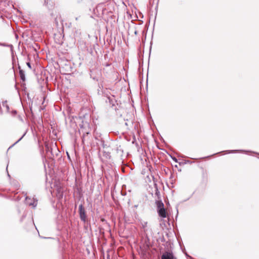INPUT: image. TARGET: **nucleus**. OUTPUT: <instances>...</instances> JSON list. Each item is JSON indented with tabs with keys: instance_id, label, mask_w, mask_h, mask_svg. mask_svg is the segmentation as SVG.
<instances>
[{
	"instance_id": "ddd939ff",
	"label": "nucleus",
	"mask_w": 259,
	"mask_h": 259,
	"mask_svg": "<svg viewBox=\"0 0 259 259\" xmlns=\"http://www.w3.org/2000/svg\"><path fill=\"white\" fill-rule=\"evenodd\" d=\"M58 194L60 195V196L62 197L63 194H62V192L61 191V189H58Z\"/></svg>"
},
{
	"instance_id": "0eeeda50",
	"label": "nucleus",
	"mask_w": 259,
	"mask_h": 259,
	"mask_svg": "<svg viewBox=\"0 0 259 259\" xmlns=\"http://www.w3.org/2000/svg\"><path fill=\"white\" fill-rule=\"evenodd\" d=\"M155 195L157 196L158 198L159 199L160 196V193L158 189L156 184H155Z\"/></svg>"
},
{
	"instance_id": "2eb2a0df",
	"label": "nucleus",
	"mask_w": 259,
	"mask_h": 259,
	"mask_svg": "<svg viewBox=\"0 0 259 259\" xmlns=\"http://www.w3.org/2000/svg\"><path fill=\"white\" fill-rule=\"evenodd\" d=\"M108 99L109 100V101L110 103L113 104V102H112V100L111 99V98L110 97H108Z\"/></svg>"
},
{
	"instance_id": "7ed1b4c3",
	"label": "nucleus",
	"mask_w": 259,
	"mask_h": 259,
	"mask_svg": "<svg viewBox=\"0 0 259 259\" xmlns=\"http://www.w3.org/2000/svg\"><path fill=\"white\" fill-rule=\"evenodd\" d=\"M26 203L29 206H32L33 208L36 207L37 205V199L33 197L31 199L28 196H26L25 198Z\"/></svg>"
},
{
	"instance_id": "39448f33",
	"label": "nucleus",
	"mask_w": 259,
	"mask_h": 259,
	"mask_svg": "<svg viewBox=\"0 0 259 259\" xmlns=\"http://www.w3.org/2000/svg\"><path fill=\"white\" fill-rule=\"evenodd\" d=\"M162 259H174V255L172 253L166 252L164 253L162 256Z\"/></svg>"
},
{
	"instance_id": "423d86ee",
	"label": "nucleus",
	"mask_w": 259,
	"mask_h": 259,
	"mask_svg": "<svg viewBox=\"0 0 259 259\" xmlns=\"http://www.w3.org/2000/svg\"><path fill=\"white\" fill-rule=\"evenodd\" d=\"M19 75H20V78L22 80L24 81L25 80V75L24 71L22 69H21L20 66L19 67Z\"/></svg>"
},
{
	"instance_id": "f257e3e1",
	"label": "nucleus",
	"mask_w": 259,
	"mask_h": 259,
	"mask_svg": "<svg viewBox=\"0 0 259 259\" xmlns=\"http://www.w3.org/2000/svg\"><path fill=\"white\" fill-rule=\"evenodd\" d=\"M155 204L157 206V211L158 215L161 218H165L167 216L166 209L164 208V204L161 200H156Z\"/></svg>"
},
{
	"instance_id": "1a4fd4ad",
	"label": "nucleus",
	"mask_w": 259,
	"mask_h": 259,
	"mask_svg": "<svg viewBox=\"0 0 259 259\" xmlns=\"http://www.w3.org/2000/svg\"><path fill=\"white\" fill-rule=\"evenodd\" d=\"M0 46L10 47L11 49L13 48V46L12 45H9V44H7L6 43H2V42H0Z\"/></svg>"
},
{
	"instance_id": "f03ea898",
	"label": "nucleus",
	"mask_w": 259,
	"mask_h": 259,
	"mask_svg": "<svg viewBox=\"0 0 259 259\" xmlns=\"http://www.w3.org/2000/svg\"><path fill=\"white\" fill-rule=\"evenodd\" d=\"M79 214L81 221L83 222H85L87 215L85 209L82 203L79 205Z\"/></svg>"
},
{
	"instance_id": "a211bd4d",
	"label": "nucleus",
	"mask_w": 259,
	"mask_h": 259,
	"mask_svg": "<svg viewBox=\"0 0 259 259\" xmlns=\"http://www.w3.org/2000/svg\"><path fill=\"white\" fill-rule=\"evenodd\" d=\"M135 34H137V31L136 30L135 31Z\"/></svg>"
},
{
	"instance_id": "9b49d317",
	"label": "nucleus",
	"mask_w": 259,
	"mask_h": 259,
	"mask_svg": "<svg viewBox=\"0 0 259 259\" xmlns=\"http://www.w3.org/2000/svg\"><path fill=\"white\" fill-rule=\"evenodd\" d=\"M25 133L23 135V136L18 140L14 144H13L10 148L11 147H13L14 145H15V144H16L17 143H18L20 140H21V139L24 137V136H25Z\"/></svg>"
},
{
	"instance_id": "f8f14e48",
	"label": "nucleus",
	"mask_w": 259,
	"mask_h": 259,
	"mask_svg": "<svg viewBox=\"0 0 259 259\" xmlns=\"http://www.w3.org/2000/svg\"><path fill=\"white\" fill-rule=\"evenodd\" d=\"M238 151H242L241 150H233L226 151V152L227 153H234V152H238Z\"/></svg>"
},
{
	"instance_id": "20e7f679",
	"label": "nucleus",
	"mask_w": 259,
	"mask_h": 259,
	"mask_svg": "<svg viewBox=\"0 0 259 259\" xmlns=\"http://www.w3.org/2000/svg\"><path fill=\"white\" fill-rule=\"evenodd\" d=\"M141 224L142 226V229L145 235L147 236V234L149 232H151V230H150L149 228L148 227V223L147 222H141Z\"/></svg>"
},
{
	"instance_id": "dca6fc26",
	"label": "nucleus",
	"mask_w": 259,
	"mask_h": 259,
	"mask_svg": "<svg viewBox=\"0 0 259 259\" xmlns=\"http://www.w3.org/2000/svg\"><path fill=\"white\" fill-rule=\"evenodd\" d=\"M172 159L175 162H177V159L176 157H172Z\"/></svg>"
},
{
	"instance_id": "4468645a",
	"label": "nucleus",
	"mask_w": 259,
	"mask_h": 259,
	"mask_svg": "<svg viewBox=\"0 0 259 259\" xmlns=\"http://www.w3.org/2000/svg\"><path fill=\"white\" fill-rule=\"evenodd\" d=\"M27 66L30 68L31 69V66L30 62H27L26 63Z\"/></svg>"
},
{
	"instance_id": "6e6552de",
	"label": "nucleus",
	"mask_w": 259,
	"mask_h": 259,
	"mask_svg": "<svg viewBox=\"0 0 259 259\" xmlns=\"http://www.w3.org/2000/svg\"><path fill=\"white\" fill-rule=\"evenodd\" d=\"M103 156L105 157L106 158H110V153L109 152L104 151Z\"/></svg>"
},
{
	"instance_id": "6ab92c4d",
	"label": "nucleus",
	"mask_w": 259,
	"mask_h": 259,
	"mask_svg": "<svg viewBox=\"0 0 259 259\" xmlns=\"http://www.w3.org/2000/svg\"><path fill=\"white\" fill-rule=\"evenodd\" d=\"M75 20H78V17H76Z\"/></svg>"
},
{
	"instance_id": "9d476101",
	"label": "nucleus",
	"mask_w": 259,
	"mask_h": 259,
	"mask_svg": "<svg viewBox=\"0 0 259 259\" xmlns=\"http://www.w3.org/2000/svg\"><path fill=\"white\" fill-rule=\"evenodd\" d=\"M90 134L89 132H86L85 134H84L82 136V142H84V141L85 140L86 137L88 136V135Z\"/></svg>"
},
{
	"instance_id": "f3484780",
	"label": "nucleus",
	"mask_w": 259,
	"mask_h": 259,
	"mask_svg": "<svg viewBox=\"0 0 259 259\" xmlns=\"http://www.w3.org/2000/svg\"><path fill=\"white\" fill-rule=\"evenodd\" d=\"M45 4L47 5L48 4V2H47V0H45Z\"/></svg>"
},
{
	"instance_id": "aec40b11",
	"label": "nucleus",
	"mask_w": 259,
	"mask_h": 259,
	"mask_svg": "<svg viewBox=\"0 0 259 259\" xmlns=\"http://www.w3.org/2000/svg\"><path fill=\"white\" fill-rule=\"evenodd\" d=\"M93 79H94V80H95V79H96L95 77H93Z\"/></svg>"
}]
</instances>
